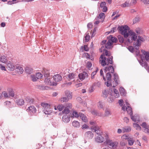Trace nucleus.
Segmentation results:
<instances>
[{"label":"nucleus","mask_w":149,"mask_h":149,"mask_svg":"<svg viewBox=\"0 0 149 149\" xmlns=\"http://www.w3.org/2000/svg\"><path fill=\"white\" fill-rule=\"evenodd\" d=\"M106 3L105 1L102 2L101 3L100 6L101 8H103L106 6Z\"/></svg>","instance_id":"69168bd1"},{"label":"nucleus","mask_w":149,"mask_h":149,"mask_svg":"<svg viewBox=\"0 0 149 149\" xmlns=\"http://www.w3.org/2000/svg\"><path fill=\"white\" fill-rule=\"evenodd\" d=\"M92 130H94V132L97 134L98 135L99 134H103V133L102 132H100L99 130V128L97 125H93L91 127Z\"/></svg>","instance_id":"9b49d317"},{"label":"nucleus","mask_w":149,"mask_h":149,"mask_svg":"<svg viewBox=\"0 0 149 149\" xmlns=\"http://www.w3.org/2000/svg\"><path fill=\"white\" fill-rule=\"evenodd\" d=\"M65 93L66 97L69 100L72 99V94L71 92L68 90H67L65 91Z\"/></svg>","instance_id":"a211bd4d"},{"label":"nucleus","mask_w":149,"mask_h":149,"mask_svg":"<svg viewBox=\"0 0 149 149\" xmlns=\"http://www.w3.org/2000/svg\"><path fill=\"white\" fill-rule=\"evenodd\" d=\"M113 92L115 94L114 96L118 98L119 96V94L118 91L115 89H113Z\"/></svg>","instance_id":"79ce46f5"},{"label":"nucleus","mask_w":149,"mask_h":149,"mask_svg":"<svg viewBox=\"0 0 149 149\" xmlns=\"http://www.w3.org/2000/svg\"><path fill=\"white\" fill-rule=\"evenodd\" d=\"M126 139L128 141V144L130 146H132L133 145L134 143V141L133 139L130 137H128L126 138Z\"/></svg>","instance_id":"7c9ffc66"},{"label":"nucleus","mask_w":149,"mask_h":149,"mask_svg":"<svg viewBox=\"0 0 149 149\" xmlns=\"http://www.w3.org/2000/svg\"><path fill=\"white\" fill-rule=\"evenodd\" d=\"M118 38L119 42L120 43H123L124 42V38L121 35H118Z\"/></svg>","instance_id":"de8ad7c7"},{"label":"nucleus","mask_w":149,"mask_h":149,"mask_svg":"<svg viewBox=\"0 0 149 149\" xmlns=\"http://www.w3.org/2000/svg\"><path fill=\"white\" fill-rule=\"evenodd\" d=\"M118 28L121 34L123 35L125 38H127L128 36L129 33L127 32L129 27L127 26H119Z\"/></svg>","instance_id":"39448f33"},{"label":"nucleus","mask_w":149,"mask_h":149,"mask_svg":"<svg viewBox=\"0 0 149 149\" xmlns=\"http://www.w3.org/2000/svg\"><path fill=\"white\" fill-rule=\"evenodd\" d=\"M72 115L75 118H78L79 116V114H78L77 112L76 111H73L72 113Z\"/></svg>","instance_id":"6e6d98bb"},{"label":"nucleus","mask_w":149,"mask_h":149,"mask_svg":"<svg viewBox=\"0 0 149 149\" xmlns=\"http://www.w3.org/2000/svg\"><path fill=\"white\" fill-rule=\"evenodd\" d=\"M98 70L97 69L95 71L92 72L91 74V79H94L95 78L94 76L96 74Z\"/></svg>","instance_id":"3c124183"},{"label":"nucleus","mask_w":149,"mask_h":149,"mask_svg":"<svg viewBox=\"0 0 149 149\" xmlns=\"http://www.w3.org/2000/svg\"><path fill=\"white\" fill-rule=\"evenodd\" d=\"M97 106L100 109L103 108L102 103L101 101H99L97 104Z\"/></svg>","instance_id":"c03bdc74"},{"label":"nucleus","mask_w":149,"mask_h":149,"mask_svg":"<svg viewBox=\"0 0 149 149\" xmlns=\"http://www.w3.org/2000/svg\"><path fill=\"white\" fill-rule=\"evenodd\" d=\"M143 132L149 134V129L147 127L144 129Z\"/></svg>","instance_id":"774afa93"},{"label":"nucleus","mask_w":149,"mask_h":149,"mask_svg":"<svg viewBox=\"0 0 149 149\" xmlns=\"http://www.w3.org/2000/svg\"><path fill=\"white\" fill-rule=\"evenodd\" d=\"M45 82L47 84H49V85H51L52 84V82L51 81L49 77H45Z\"/></svg>","instance_id":"2f4dec72"},{"label":"nucleus","mask_w":149,"mask_h":149,"mask_svg":"<svg viewBox=\"0 0 149 149\" xmlns=\"http://www.w3.org/2000/svg\"><path fill=\"white\" fill-rule=\"evenodd\" d=\"M126 104L127 106V107H126V111H127V113L130 115H132L133 112L131 108L128 105H129V104L127 102L126 103Z\"/></svg>","instance_id":"4be33fe9"},{"label":"nucleus","mask_w":149,"mask_h":149,"mask_svg":"<svg viewBox=\"0 0 149 149\" xmlns=\"http://www.w3.org/2000/svg\"><path fill=\"white\" fill-rule=\"evenodd\" d=\"M0 61L4 63H6L8 61V58L5 56H2L0 58Z\"/></svg>","instance_id":"bb28decb"},{"label":"nucleus","mask_w":149,"mask_h":149,"mask_svg":"<svg viewBox=\"0 0 149 149\" xmlns=\"http://www.w3.org/2000/svg\"><path fill=\"white\" fill-rule=\"evenodd\" d=\"M26 111L30 113H34L36 112V108L33 106H31L29 107Z\"/></svg>","instance_id":"f8f14e48"},{"label":"nucleus","mask_w":149,"mask_h":149,"mask_svg":"<svg viewBox=\"0 0 149 149\" xmlns=\"http://www.w3.org/2000/svg\"><path fill=\"white\" fill-rule=\"evenodd\" d=\"M123 132H129L131 130V128L130 127L125 126L123 128Z\"/></svg>","instance_id":"a878e982"},{"label":"nucleus","mask_w":149,"mask_h":149,"mask_svg":"<svg viewBox=\"0 0 149 149\" xmlns=\"http://www.w3.org/2000/svg\"><path fill=\"white\" fill-rule=\"evenodd\" d=\"M113 80L114 82L113 81V83H114L113 84V87L114 88L118 84L119 77L117 74L116 73H115L113 74Z\"/></svg>","instance_id":"9d476101"},{"label":"nucleus","mask_w":149,"mask_h":149,"mask_svg":"<svg viewBox=\"0 0 149 149\" xmlns=\"http://www.w3.org/2000/svg\"><path fill=\"white\" fill-rule=\"evenodd\" d=\"M106 140L105 142L107 144L110 146L111 148L114 149L117 147L118 144L117 142L116 141H113L109 139L108 135L107 134H104L103 135Z\"/></svg>","instance_id":"20e7f679"},{"label":"nucleus","mask_w":149,"mask_h":149,"mask_svg":"<svg viewBox=\"0 0 149 149\" xmlns=\"http://www.w3.org/2000/svg\"><path fill=\"white\" fill-rule=\"evenodd\" d=\"M113 58L112 56L107 58L104 56V54H103L100 56V63L103 67L109 64H113Z\"/></svg>","instance_id":"7ed1b4c3"},{"label":"nucleus","mask_w":149,"mask_h":149,"mask_svg":"<svg viewBox=\"0 0 149 149\" xmlns=\"http://www.w3.org/2000/svg\"><path fill=\"white\" fill-rule=\"evenodd\" d=\"M145 40V39L139 36H138V38L137 39L136 41L135 42H134V43H136L137 41H138L141 44V41L143 42Z\"/></svg>","instance_id":"e433bc0d"},{"label":"nucleus","mask_w":149,"mask_h":149,"mask_svg":"<svg viewBox=\"0 0 149 149\" xmlns=\"http://www.w3.org/2000/svg\"><path fill=\"white\" fill-rule=\"evenodd\" d=\"M16 69L17 70V71H19L21 74L23 73L24 70L22 68L19 66H17L16 67Z\"/></svg>","instance_id":"58836bf2"},{"label":"nucleus","mask_w":149,"mask_h":149,"mask_svg":"<svg viewBox=\"0 0 149 149\" xmlns=\"http://www.w3.org/2000/svg\"><path fill=\"white\" fill-rule=\"evenodd\" d=\"M128 49L131 52H134V48L132 46L128 47Z\"/></svg>","instance_id":"4d7b16f0"},{"label":"nucleus","mask_w":149,"mask_h":149,"mask_svg":"<svg viewBox=\"0 0 149 149\" xmlns=\"http://www.w3.org/2000/svg\"><path fill=\"white\" fill-rule=\"evenodd\" d=\"M141 60L139 61V63L141 65L146 68L148 66L147 63L143 61V57H141Z\"/></svg>","instance_id":"2eb2a0df"},{"label":"nucleus","mask_w":149,"mask_h":149,"mask_svg":"<svg viewBox=\"0 0 149 149\" xmlns=\"http://www.w3.org/2000/svg\"><path fill=\"white\" fill-rule=\"evenodd\" d=\"M31 80L33 81H36L38 79L37 77L33 75H31Z\"/></svg>","instance_id":"8fccbe9b"},{"label":"nucleus","mask_w":149,"mask_h":149,"mask_svg":"<svg viewBox=\"0 0 149 149\" xmlns=\"http://www.w3.org/2000/svg\"><path fill=\"white\" fill-rule=\"evenodd\" d=\"M2 94L3 95L4 97L6 98L9 97V96L8 94L5 91L3 92Z\"/></svg>","instance_id":"680f3d73"},{"label":"nucleus","mask_w":149,"mask_h":149,"mask_svg":"<svg viewBox=\"0 0 149 149\" xmlns=\"http://www.w3.org/2000/svg\"><path fill=\"white\" fill-rule=\"evenodd\" d=\"M64 107H65L66 108L71 109L72 108V104L70 103H67L64 106Z\"/></svg>","instance_id":"5fc2aeb1"},{"label":"nucleus","mask_w":149,"mask_h":149,"mask_svg":"<svg viewBox=\"0 0 149 149\" xmlns=\"http://www.w3.org/2000/svg\"><path fill=\"white\" fill-rule=\"evenodd\" d=\"M65 107V108L64 110L62 111V113L65 114H67L69 113L70 112V109L66 108L65 107Z\"/></svg>","instance_id":"c9c22d12"},{"label":"nucleus","mask_w":149,"mask_h":149,"mask_svg":"<svg viewBox=\"0 0 149 149\" xmlns=\"http://www.w3.org/2000/svg\"><path fill=\"white\" fill-rule=\"evenodd\" d=\"M129 33L128 36L127 41L128 42L132 43L133 41H135L137 39V36L135 32L132 31H129Z\"/></svg>","instance_id":"423d86ee"},{"label":"nucleus","mask_w":149,"mask_h":149,"mask_svg":"<svg viewBox=\"0 0 149 149\" xmlns=\"http://www.w3.org/2000/svg\"><path fill=\"white\" fill-rule=\"evenodd\" d=\"M119 90L120 93H122L123 95L125 93V90L124 89L123 87H120V88Z\"/></svg>","instance_id":"13d9d810"},{"label":"nucleus","mask_w":149,"mask_h":149,"mask_svg":"<svg viewBox=\"0 0 149 149\" xmlns=\"http://www.w3.org/2000/svg\"><path fill=\"white\" fill-rule=\"evenodd\" d=\"M86 36L85 37V41L88 42L89 41L90 38V36L89 35V33H87L85 34Z\"/></svg>","instance_id":"37998d69"},{"label":"nucleus","mask_w":149,"mask_h":149,"mask_svg":"<svg viewBox=\"0 0 149 149\" xmlns=\"http://www.w3.org/2000/svg\"><path fill=\"white\" fill-rule=\"evenodd\" d=\"M75 75L73 73H70L68 75L69 78L70 79H72L75 77Z\"/></svg>","instance_id":"09e8293b"},{"label":"nucleus","mask_w":149,"mask_h":149,"mask_svg":"<svg viewBox=\"0 0 149 149\" xmlns=\"http://www.w3.org/2000/svg\"><path fill=\"white\" fill-rule=\"evenodd\" d=\"M78 77L80 80H83L85 78L88 77V74L87 72H84L83 73L79 74Z\"/></svg>","instance_id":"4468645a"},{"label":"nucleus","mask_w":149,"mask_h":149,"mask_svg":"<svg viewBox=\"0 0 149 149\" xmlns=\"http://www.w3.org/2000/svg\"><path fill=\"white\" fill-rule=\"evenodd\" d=\"M100 74L101 76H102L103 77V79L105 81H106V79L105 77H104L103 74V71L102 69L100 71Z\"/></svg>","instance_id":"052dcab7"},{"label":"nucleus","mask_w":149,"mask_h":149,"mask_svg":"<svg viewBox=\"0 0 149 149\" xmlns=\"http://www.w3.org/2000/svg\"><path fill=\"white\" fill-rule=\"evenodd\" d=\"M62 119L63 122L65 123H67L70 121V118L66 116H63L62 117Z\"/></svg>","instance_id":"5701e85b"},{"label":"nucleus","mask_w":149,"mask_h":149,"mask_svg":"<svg viewBox=\"0 0 149 149\" xmlns=\"http://www.w3.org/2000/svg\"><path fill=\"white\" fill-rule=\"evenodd\" d=\"M141 51L142 55L141 57H143V60L145 59L146 61H148L149 60V53L144 50H141Z\"/></svg>","instance_id":"6e6552de"},{"label":"nucleus","mask_w":149,"mask_h":149,"mask_svg":"<svg viewBox=\"0 0 149 149\" xmlns=\"http://www.w3.org/2000/svg\"><path fill=\"white\" fill-rule=\"evenodd\" d=\"M108 42L106 44L105 47L104 46H102L101 48L100 49V51L101 52H104V49H106L104 48V47L108 49H111L113 47H111L113 43H116L118 41L116 37H113L112 35H110L108 37Z\"/></svg>","instance_id":"f03ea898"},{"label":"nucleus","mask_w":149,"mask_h":149,"mask_svg":"<svg viewBox=\"0 0 149 149\" xmlns=\"http://www.w3.org/2000/svg\"><path fill=\"white\" fill-rule=\"evenodd\" d=\"M17 103L18 105L22 106L24 104V101L23 99H19L17 100Z\"/></svg>","instance_id":"c756f323"},{"label":"nucleus","mask_w":149,"mask_h":149,"mask_svg":"<svg viewBox=\"0 0 149 149\" xmlns=\"http://www.w3.org/2000/svg\"><path fill=\"white\" fill-rule=\"evenodd\" d=\"M92 63L91 62L88 61L86 64V66L88 69H90L91 67L92 66Z\"/></svg>","instance_id":"864d4df0"},{"label":"nucleus","mask_w":149,"mask_h":149,"mask_svg":"<svg viewBox=\"0 0 149 149\" xmlns=\"http://www.w3.org/2000/svg\"><path fill=\"white\" fill-rule=\"evenodd\" d=\"M94 135L91 131L86 132L84 134L85 138L86 139H91L93 138Z\"/></svg>","instance_id":"ddd939ff"},{"label":"nucleus","mask_w":149,"mask_h":149,"mask_svg":"<svg viewBox=\"0 0 149 149\" xmlns=\"http://www.w3.org/2000/svg\"><path fill=\"white\" fill-rule=\"evenodd\" d=\"M38 79H41L43 77V74L40 72L37 73L36 75Z\"/></svg>","instance_id":"a18cd8bd"},{"label":"nucleus","mask_w":149,"mask_h":149,"mask_svg":"<svg viewBox=\"0 0 149 149\" xmlns=\"http://www.w3.org/2000/svg\"><path fill=\"white\" fill-rule=\"evenodd\" d=\"M103 134H99L95 136V139L96 142L97 143H102L104 141V138L103 136Z\"/></svg>","instance_id":"0eeeda50"},{"label":"nucleus","mask_w":149,"mask_h":149,"mask_svg":"<svg viewBox=\"0 0 149 149\" xmlns=\"http://www.w3.org/2000/svg\"><path fill=\"white\" fill-rule=\"evenodd\" d=\"M105 17V15L104 13H100L98 16H97V19H101V22H102Z\"/></svg>","instance_id":"aec40b11"},{"label":"nucleus","mask_w":149,"mask_h":149,"mask_svg":"<svg viewBox=\"0 0 149 149\" xmlns=\"http://www.w3.org/2000/svg\"><path fill=\"white\" fill-rule=\"evenodd\" d=\"M133 126L134 127L136 128V130H141V127L140 126V125H139L137 124V123H134L133 124Z\"/></svg>","instance_id":"49530a36"},{"label":"nucleus","mask_w":149,"mask_h":149,"mask_svg":"<svg viewBox=\"0 0 149 149\" xmlns=\"http://www.w3.org/2000/svg\"><path fill=\"white\" fill-rule=\"evenodd\" d=\"M104 70L105 73L107 71L109 72L106 74V77L107 81L105 82V84L108 87L111 86V76L110 73H114V70L113 67L112 65H110L108 67H105L104 69Z\"/></svg>","instance_id":"f257e3e1"},{"label":"nucleus","mask_w":149,"mask_h":149,"mask_svg":"<svg viewBox=\"0 0 149 149\" xmlns=\"http://www.w3.org/2000/svg\"><path fill=\"white\" fill-rule=\"evenodd\" d=\"M107 93L106 90H104L103 93V96L106 98L107 97Z\"/></svg>","instance_id":"0e129e2a"},{"label":"nucleus","mask_w":149,"mask_h":149,"mask_svg":"<svg viewBox=\"0 0 149 149\" xmlns=\"http://www.w3.org/2000/svg\"><path fill=\"white\" fill-rule=\"evenodd\" d=\"M7 68L9 70L12 71L14 70L15 67L13 64L10 62L7 65Z\"/></svg>","instance_id":"412c9836"},{"label":"nucleus","mask_w":149,"mask_h":149,"mask_svg":"<svg viewBox=\"0 0 149 149\" xmlns=\"http://www.w3.org/2000/svg\"><path fill=\"white\" fill-rule=\"evenodd\" d=\"M73 126L75 127L79 128L80 126L79 123L77 121H74L72 123Z\"/></svg>","instance_id":"c85d7f7f"},{"label":"nucleus","mask_w":149,"mask_h":149,"mask_svg":"<svg viewBox=\"0 0 149 149\" xmlns=\"http://www.w3.org/2000/svg\"><path fill=\"white\" fill-rule=\"evenodd\" d=\"M4 105L8 108H11V104L10 101H7L4 103Z\"/></svg>","instance_id":"a19ab883"},{"label":"nucleus","mask_w":149,"mask_h":149,"mask_svg":"<svg viewBox=\"0 0 149 149\" xmlns=\"http://www.w3.org/2000/svg\"><path fill=\"white\" fill-rule=\"evenodd\" d=\"M131 116V118L132 119V120L133 121H134L135 122H136V117L132 115H130Z\"/></svg>","instance_id":"e2e57ef3"},{"label":"nucleus","mask_w":149,"mask_h":149,"mask_svg":"<svg viewBox=\"0 0 149 149\" xmlns=\"http://www.w3.org/2000/svg\"><path fill=\"white\" fill-rule=\"evenodd\" d=\"M52 77L53 78V79L56 82L60 81L62 79L61 76L59 74L54 75Z\"/></svg>","instance_id":"dca6fc26"},{"label":"nucleus","mask_w":149,"mask_h":149,"mask_svg":"<svg viewBox=\"0 0 149 149\" xmlns=\"http://www.w3.org/2000/svg\"><path fill=\"white\" fill-rule=\"evenodd\" d=\"M41 106L44 108V109H47V108H49L50 107V105L48 104L43 102L41 103Z\"/></svg>","instance_id":"cd10ccee"},{"label":"nucleus","mask_w":149,"mask_h":149,"mask_svg":"<svg viewBox=\"0 0 149 149\" xmlns=\"http://www.w3.org/2000/svg\"><path fill=\"white\" fill-rule=\"evenodd\" d=\"M64 106L62 104H59L57 106V109L60 111H61L64 107Z\"/></svg>","instance_id":"603ef678"},{"label":"nucleus","mask_w":149,"mask_h":149,"mask_svg":"<svg viewBox=\"0 0 149 149\" xmlns=\"http://www.w3.org/2000/svg\"><path fill=\"white\" fill-rule=\"evenodd\" d=\"M26 101L27 103H29L30 104L35 103V100L31 98H30L29 97H27L25 98Z\"/></svg>","instance_id":"6ab92c4d"},{"label":"nucleus","mask_w":149,"mask_h":149,"mask_svg":"<svg viewBox=\"0 0 149 149\" xmlns=\"http://www.w3.org/2000/svg\"><path fill=\"white\" fill-rule=\"evenodd\" d=\"M69 100L66 97H61L60 100V102L61 103H63L64 102H68Z\"/></svg>","instance_id":"4c0bfd02"},{"label":"nucleus","mask_w":149,"mask_h":149,"mask_svg":"<svg viewBox=\"0 0 149 149\" xmlns=\"http://www.w3.org/2000/svg\"><path fill=\"white\" fill-rule=\"evenodd\" d=\"M104 52H105L104 53L105 54V55L106 56H110L111 55L108 52V51L106 49H104Z\"/></svg>","instance_id":"338daca9"},{"label":"nucleus","mask_w":149,"mask_h":149,"mask_svg":"<svg viewBox=\"0 0 149 149\" xmlns=\"http://www.w3.org/2000/svg\"><path fill=\"white\" fill-rule=\"evenodd\" d=\"M130 6V4L129 1H125L124 3H123L121 5V6L123 8L128 7Z\"/></svg>","instance_id":"72a5a7b5"},{"label":"nucleus","mask_w":149,"mask_h":149,"mask_svg":"<svg viewBox=\"0 0 149 149\" xmlns=\"http://www.w3.org/2000/svg\"><path fill=\"white\" fill-rule=\"evenodd\" d=\"M79 116L83 121L86 122L87 121V117L84 114L81 113H79Z\"/></svg>","instance_id":"b1692460"},{"label":"nucleus","mask_w":149,"mask_h":149,"mask_svg":"<svg viewBox=\"0 0 149 149\" xmlns=\"http://www.w3.org/2000/svg\"><path fill=\"white\" fill-rule=\"evenodd\" d=\"M141 46V44L138 41L136 43H133V46L134 48L136 49V54L137 56H139L140 54V51L139 50V47Z\"/></svg>","instance_id":"1a4fd4ad"},{"label":"nucleus","mask_w":149,"mask_h":149,"mask_svg":"<svg viewBox=\"0 0 149 149\" xmlns=\"http://www.w3.org/2000/svg\"><path fill=\"white\" fill-rule=\"evenodd\" d=\"M42 72L45 77H50L49 71L48 70L45 68L43 69Z\"/></svg>","instance_id":"f3484780"},{"label":"nucleus","mask_w":149,"mask_h":149,"mask_svg":"<svg viewBox=\"0 0 149 149\" xmlns=\"http://www.w3.org/2000/svg\"><path fill=\"white\" fill-rule=\"evenodd\" d=\"M36 88L39 89L44 90L46 89V87L42 85H38L36 86Z\"/></svg>","instance_id":"ea45409f"},{"label":"nucleus","mask_w":149,"mask_h":149,"mask_svg":"<svg viewBox=\"0 0 149 149\" xmlns=\"http://www.w3.org/2000/svg\"><path fill=\"white\" fill-rule=\"evenodd\" d=\"M43 111L45 114L49 115L52 112V109L50 107L49 108H47V109H44Z\"/></svg>","instance_id":"393cba45"},{"label":"nucleus","mask_w":149,"mask_h":149,"mask_svg":"<svg viewBox=\"0 0 149 149\" xmlns=\"http://www.w3.org/2000/svg\"><path fill=\"white\" fill-rule=\"evenodd\" d=\"M33 70V69L29 67H26L25 69L26 72L29 74H31Z\"/></svg>","instance_id":"f704fd0d"},{"label":"nucleus","mask_w":149,"mask_h":149,"mask_svg":"<svg viewBox=\"0 0 149 149\" xmlns=\"http://www.w3.org/2000/svg\"><path fill=\"white\" fill-rule=\"evenodd\" d=\"M111 114L110 111L108 109H106L105 111L104 116L105 117H107Z\"/></svg>","instance_id":"473e14b6"},{"label":"nucleus","mask_w":149,"mask_h":149,"mask_svg":"<svg viewBox=\"0 0 149 149\" xmlns=\"http://www.w3.org/2000/svg\"><path fill=\"white\" fill-rule=\"evenodd\" d=\"M81 48H84V50L85 51H88L89 50V48L87 45H85L84 47H81Z\"/></svg>","instance_id":"bf43d9fd"}]
</instances>
